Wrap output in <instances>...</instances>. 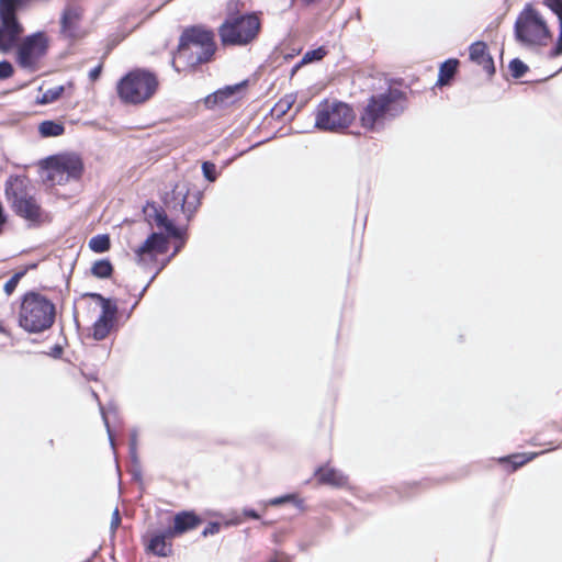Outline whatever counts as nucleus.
<instances>
[{
    "label": "nucleus",
    "instance_id": "f257e3e1",
    "mask_svg": "<svg viewBox=\"0 0 562 562\" xmlns=\"http://www.w3.org/2000/svg\"><path fill=\"white\" fill-rule=\"evenodd\" d=\"M216 50L214 33L202 26L186 29L178 46L173 64L182 63L187 67L194 68L198 65L209 63Z\"/></svg>",
    "mask_w": 562,
    "mask_h": 562
},
{
    "label": "nucleus",
    "instance_id": "f03ea898",
    "mask_svg": "<svg viewBox=\"0 0 562 562\" xmlns=\"http://www.w3.org/2000/svg\"><path fill=\"white\" fill-rule=\"evenodd\" d=\"M514 35L520 45L535 48L547 46L553 33L542 13L527 3L516 19Z\"/></svg>",
    "mask_w": 562,
    "mask_h": 562
},
{
    "label": "nucleus",
    "instance_id": "7ed1b4c3",
    "mask_svg": "<svg viewBox=\"0 0 562 562\" xmlns=\"http://www.w3.org/2000/svg\"><path fill=\"white\" fill-rule=\"evenodd\" d=\"M55 304L46 296L30 292L21 302L19 325L29 333H42L52 327L55 322Z\"/></svg>",
    "mask_w": 562,
    "mask_h": 562
},
{
    "label": "nucleus",
    "instance_id": "20e7f679",
    "mask_svg": "<svg viewBox=\"0 0 562 562\" xmlns=\"http://www.w3.org/2000/svg\"><path fill=\"white\" fill-rule=\"evenodd\" d=\"M5 193L16 215L32 225H41L50 220L35 199L25 178H10L7 181Z\"/></svg>",
    "mask_w": 562,
    "mask_h": 562
},
{
    "label": "nucleus",
    "instance_id": "39448f33",
    "mask_svg": "<svg viewBox=\"0 0 562 562\" xmlns=\"http://www.w3.org/2000/svg\"><path fill=\"white\" fill-rule=\"evenodd\" d=\"M403 92L397 89L372 95L361 113V125L368 130L379 128L387 117H394L403 111Z\"/></svg>",
    "mask_w": 562,
    "mask_h": 562
},
{
    "label": "nucleus",
    "instance_id": "423d86ee",
    "mask_svg": "<svg viewBox=\"0 0 562 562\" xmlns=\"http://www.w3.org/2000/svg\"><path fill=\"white\" fill-rule=\"evenodd\" d=\"M158 88V80L149 71L136 69L117 82V94L124 103L140 104L149 100Z\"/></svg>",
    "mask_w": 562,
    "mask_h": 562
},
{
    "label": "nucleus",
    "instance_id": "0eeeda50",
    "mask_svg": "<svg viewBox=\"0 0 562 562\" xmlns=\"http://www.w3.org/2000/svg\"><path fill=\"white\" fill-rule=\"evenodd\" d=\"M260 31V20L254 14L229 15L218 29L224 45H247Z\"/></svg>",
    "mask_w": 562,
    "mask_h": 562
},
{
    "label": "nucleus",
    "instance_id": "6e6552de",
    "mask_svg": "<svg viewBox=\"0 0 562 562\" xmlns=\"http://www.w3.org/2000/svg\"><path fill=\"white\" fill-rule=\"evenodd\" d=\"M30 0H0V52L7 54L19 46L24 32L16 10Z\"/></svg>",
    "mask_w": 562,
    "mask_h": 562
},
{
    "label": "nucleus",
    "instance_id": "1a4fd4ad",
    "mask_svg": "<svg viewBox=\"0 0 562 562\" xmlns=\"http://www.w3.org/2000/svg\"><path fill=\"white\" fill-rule=\"evenodd\" d=\"M355 120L353 110L344 102H322L316 110L315 126L318 130L338 132Z\"/></svg>",
    "mask_w": 562,
    "mask_h": 562
},
{
    "label": "nucleus",
    "instance_id": "9d476101",
    "mask_svg": "<svg viewBox=\"0 0 562 562\" xmlns=\"http://www.w3.org/2000/svg\"><path fill=\"white\" fill-rule=\"evenodd\" d=\"M46 179L52 184H65L78 180L83 171L81 159L76 155H61L46 160Z\"/></svg>",
    "mask_w": 562,
    "mask_h": 562
},
{
    "label": "nucleus",
    "instance_id": "9b49d317",
    "mask_svg": "<svg viewBox=\"0 0 562 562\" xmlns=\"http://www.w3.org/2000/svg\"><path fill=\"white\" fill-rule=\"evenodd\" d=\"M47 52V38L44 33L26 36L16 47V63L27 71H36L40 60Z\"/></svg>",
    "mask_w": 562,
    "mask_h": 562
},
{
    "label": "nucleus",
    "instance_id": "f8f14e48",
    "mask_svg": "<svg viewBox=\"0 0 562 562\" xmlns=\"http://www.w3.org/2000/svg\"><path fill=\"white\" fill-rule=\"evenodd\" d=\"M168 249V240L160 233H151L147 239L134 248L135 261L139 266H148L156 261L159 255H164Z\"/></svg>",
    "mask_w": 562,
    "mask_h": 562
},
{
    "label": "nucleus",
    "instance_id": "ddd939ff",
    "mask_svg": "<svg viewBox=\"0 0 562 562\" xmlns=\"http://www.w3.org/2000/svg\"><path fill=\"white\" fill-rule=\"evenodd\" d=\"M247 81L236 83L233 86H226L217 91L209 94L204 99V104L207 109L226 108L243 98Z\"/></svg>",
    "mask_w": 562,
    "mask_h": 562
},
{
    "label": "nucleus",
    "instance_id": "4468645a",
    "mask_svg": "<svg viewBox=\"0 0 562 562\" xmlns=\"http://www.w3.org/2000/svg\"><path fill=\"white\" fill-rule=\"evenodd\" d=\"M82 7L75 3L67 4L60 15V34L66 38L80 37V23L82 21Z\"/></svg>",
    "mask_w": 562,
    "mask_h": 562
},
{
    "label": "nucleus",
    "instance_id": "2eb2a0df",
    "mask_svg": "<svg viewBox=\"0 0 562 562\" xmlns=\"http://www.w3.org/2000/svg\"><path fill=\"white\" fill-rule=\"evenodd\" d=\"M144 215L146 221L151 225L156 224L157 227L164 228L169 236L180 237V231L168 220L166 212L157 207L155 204L147 203L144 206Z\"/></svg>",
    "mask_w": 562,
    "mask_h": 562
},
{
    "label": "nucleus",
    "instance_id": "dca6fc26",
    "mask_svg": "<svg viewBox=\"0 0 562 562\" xmlns=\"http://www.w3.org/2000/svg\"><path fill=\"white\" fill-rule=\"evenodd\" d=\"M187 199L188 189L184 186L177 184L171 193L166 195L165 205L169 210H175L187 214V218L189 220L193 214L195 206L191 207V203H189Z\"/></svg>",
    "mask_w": 562,
    "mask_h": 562
},
{
    "label": "nucleus",
    "instance_id": "f3484780",
    "mask_svg": "<svg viewBox=\"0 0 562 562\" xmlns=\"http://www.w3.org/2000/svg\"><path fill=\"white\" fill-rule=\"evenodd\" d=\"M201 519L192 513L182 512L175 516V525L172 528L167 529L168 536H179L189 530L194 529Z\"/></svg>",
    "mask_w": 562,
    "mask_h": 562
},
{
    "label": "nucleus",
    "instance_id": "a211bd4d",
    "mask_svg": "<svg viewBox=\"0 0 562 562\" xmlns=\"http://www.w3.org/2000/svg\"><path fill=\"white\" fill-rule=\"evenodd\" d=\"M470 58L472 61L482 66L488 74H493L495 71L493 59L486 52L485 43H473L470 46Z\"/></svg>",
    "mask_w": 562,
    "mask_h": 562
},
{
    "label": "nucleus",
    "instance_id": "6ab92c4d",
    "mask_svg": "<svg viewBox=\"0 0 562 562\" xmlns=\"http://www.w3.org/2000/svg\"><path fill=\"white\" fill-rule=\"evenodd\" d=\"M172 538H175V536H168L167 530L156 533L149 540L148 549L158 557H168L172 551L170 542Z\"/></svg>",
    "mask_w": 562,
    "mask_h": 562
},
{
    "label": "nucleus",
    "instance_id": "aec40b11",
    "mask_svg": "<svg viewBox=\"0 0 562 562\" xmlns=\"http://www.w3.org/2000/svg\"><path fill=\"white\" fill-rule=\"evenodd\" d=\"M541 2L557 15L559 21V36L554 47L550 50L551 57H558L562 55V0H541Z\"/></svg>",
    "mask_w": 562,
    "mask_h": 562
},
{
    "label": "nucleus",
    "instance_id": "412c9836",
    "mask_svg": "<svg viewBox=\"0 0 562 562\" xmlns=\"http://www.w3.org/2000/svg\"><path fill=\"white\" fill-rule=\"evenodd\" d=\"M319 482L334 486H342L347 483V477L338 470L333 468H321L317 471Z\"/></svg>",
    "mask_w": 562,
    "mask_h": 562
},
{
    "label": "nucleus",
    "instance_id": "4be33fe9",
    "mask_svg": "<svg viewBox=\"0 0 562 562\" xmlns=\"http://www.w3.org/2000/svg\"><path fill=\"white\" fill-rule=\"evenodd\" d=\"M92 299H95L101 304V315L99 318L109 321L113 323V319L116 315L117 307L115 304H113L109 299L103 297L101 294L98 293H91L89 294Z\"/></svg>",
    "mask_w": 562,
    "mask_h": 562
},
{
    "label": "nucleus",
    "instance_id": "5701e85b",
    "mask_svg": "<svg viewBox=\"0 0 562 562\" xmlns=\"http://www.w3.org/2000/svg\"><path fill=\"white\" fill-rule=\"evenodd\" d=\"M459 61L457 59H449L441 64L439 68V77L437 85L445 86L454 76Z\"/></svg>",
    "mask_w": 562,
    "mask_h": 562
},
{
    "label": "nucleus",
    "instance_id": "b1692460",
    "mask_svg": "<svg viewBox=\"0 0 562 562\" xmlns=\"http://www.w3.org/2000/svg\"><path fill=\"white\" fill-rule=\"evenodd\" d=\"M326 54L327 50L324 47H318L316 49L306 52L301 61L293 67L291 75L293 76L302 65L323 59Z\"/></svg>",
    "mask_w": 562,
    "mask_h": 562
},
{
    "label": "nucleus",
    "instance_id": "393cba45",
    "mask_svg": "<svg viewBox=\"0 0 562 562\" xmlns=\"http://www.w3.org/2000/svg\"><path fill=\"white\" fill-rule=\"evenodd\" d=\"M38 131L43 137H53L64 134V125L54 121H44L40 124Z\"/></svg>",
    "mask_w": 562,
    "mask_h": 562
},
{
    "label": "nucleus",
    "instance_id": "a878e982",
    "mask_svg": "<svg viewBox=\"0 0 562 562\" xmlns=\"http://www.w3.org/2000/svg\"><path fill=\"white\" fill-rule=\"evenodd\" d=\"M113 272L111 262L106 259L95 261L91 267V273L100 279L109 278Z\"/></svg>",
    "mask_w": 562,
    "mask_h": 562
},
{
    "label": "nucleus",
    "instance_id": "bb28decb",
    "mask_svg": "<svg viewBox=\"0 0 562 562\" xmlns=\"http://www.w3.org/2000/svg\"><path fill=\"white\" fill-rule=\"evenodd\" d=\"M113 323L98 318L93 324V338L95 340H102L104 339L108 334L110 333V329L112 327Z\"/></svg>",
    "mask_w": 562,
    "mask_h": 562
},
{
    "label": "nucleus",
    "instance_id": "cd10ccee",
    "mask_svg": "<svg viewBox=\"0 0 562 562\" xmlns=\"http://www.w3.org/2000/svg\"><path fill=\"white\" fill-rule=\"evenodd\" d=\"M89 247L94 252H104L110 248V238L108 235H97L89 240Z\"/></svg>",
    "mask_w": 562,
    "mask_h": 562
},
{
    "label": "nucleus",
    "instance_id": "c85d7f7f",
    "mask_svg": "<svg viewBox=\"0 0 562 562\" xmlns=\"http://www.w3.org/2000/svg\"><path fill=\"white\" fill-rule=\"evenodd\" d=\"M63 92H64L63 86H57V87L47 89L42 94V98L40 99V103H42V104L52 103V102L56 101L57 99H59V97L61 95Z\"/></svg>",
    "mask_w": 562,
    "mask_h": 562
},
{
    "label": "nucleus",
    "instance_id": "c756f323",
    "mask_svg": "<svg viewBox=\"0 0 562 562\" xmlns=\"http://www.w3.org/2000/svg\"><path fill=\"white\" fill-rule=\"evenodd\" d=\"M509 69L514 78H521L528 70V67L520 59L515 58L509 63Z\"/></svg>",
    "mask_w": 562,
    "mask_h": 562
},
{
    "label": "nucleus",
    "instance_id": "7c9ffc66",
    "mask_svg": "<svg viewBox=\"0 0 562 562\" xmlns=\"http://www.w3.org/2000/svg\"><path fill=\"white\" fill-rule=\"evenodd\" d=\"M536 456L537 453H530L528 457L526 454H514L509 457L513 462V470L524 465L528 461L532 460Z\"/></svg>",
    "mask_w": 562,
    "mask_h": 562
},
{
    "label": "nucleus",
    "instance_id": "2f4dec72",
    "mask_svg": "<svg viewBox=\"0 0 562 562\" xmlns=\"http://www.w3.org/2000/svg\"><path fill=\"white\" fill-rule=\"evenodd\" d=\"M203 176L211 182L216 180V166L210 161H205L202 165Z\"/></svg>",
    "mask_w": 562,
    "mask_h": 562
},
{
    "label": "nucleus",
    "instance_id": "473e14b6",
    "mask_svg": "<svg viewBox=\"0 0 562 562\" xmlns=\"http://www.w3.org/2000/svg\"><path fill=\"white\" fill-rule=\"evenodd\" d=\"M23 277V272L13 274L4 284V292L10 295L16 288L20 279Z\"/></svg>",
    "mask_w": 562,
    "mask_h": 562
},
{
    "label": "nucleus",
    "instance_id": "72a5a7b5",
    "mask_svg": "<svg viewBox=\"0 0 562 562\" xmlns=\"http://www.w3.org/2000/svg\"><path fill=\"white\" fill-rule=\"evenodd\" d=\"M13 75V66L7 60L0 61V79L10 78Z\"/></svg>",
    "mask_w": 562,
    "mask_h": 562
},
{
    "label": "nucleus",
    "instance_id": "f704fd0d",
    "mask_svg": "<svg viewBox=\"0 0 562 562\" xmlns=\"http://www.w3.org/2000/svg\"><path fill=\"white\" fill-rule=\"evenodd\" d=\"M136 450H137V431L134 429L131 431V436H130V453H131V458L133 459V461L137 460Z\"/></svg>",
    "mask_w": 562,
    "mask_h": 562
},
{
    "label": "nucleus",
    "instance_id": "c9c22d12",
    "mask_svg": "<svg viewBox=\"0 0 562 562\" xmlns=\"http://www.w3.org/2000/svg\"><path fill=\"white\" fill-rule=\"evenodd\" d=\"M240 7H243V3L239 0H229L227 2V16L238 15Z\"/></svg>",
    "mask_w": 562,
    "mask_h": 562
},
{
    "label": "nucleus",
    "instance_id": "e433bc0d",
    "mask_svg": "<svg viewBox=\"0 0 562 562\" xmlns=\"http://www.w3.org/2000/svg\"><path fill=\"white\" fill-rule=\"evenodd\" d=\"M294 499H295L294 495H284V496H281V497H276V498L270 499L268 504L270 506H278V505H281V504H284V503H288V502H292Z\"/></svg>",
    "mask_w": 562,
    "mask_h": 562
},
{
    "label": "nucleus",
    "instance_id": "4c0bfd02",
    "mask_svg": "<svg viewBox=\"0 0 562 562\" xmlns=\"http://www.w3.org/2000/svg\"><path fill=\"white\" fill-rule=\"evenodd\" d=\"M221 525L218 522H211L206 526V528L203 530L202 535L204 537H207L210 535H215L220 531Z\"/></svg>",
    "mask_w": 562,
    "mask_h": 562
},
{
    "label": "nucleus",
    "instance_id": "58836bf2",
    "mask_svg": "<svg viewBox=\"0 0 562 562\" xmlns=\"http://www.w3.org/2000/svg\"><path fill=\"white\" fill-rule=\"evenodd\" d=\"M121 524V516L117 508L114 509L111 519V529L114 531Z\"/></svg>",
    "mask_w": 562,
    "mask_h": 562
},
{
    "label": "nucleus",
    "instance_id": "ea45409f",
    "mask_svg": "<svg viewBox=\"0 0 562 562\" xmlns=\"http://www.w3.org/2000/svg\"><path fill=\"white\" fill-rule=\"evenodd\" d=\"M101 413H102V418H103V422H104L106 430H108V435H109V439H110L111 446L114 448L113 436H112V432H111V429H110L108 417H106L103 408H101Z\"/></svg>",
    "mask_w": 562,
    "mask_h": 562
},
{
    "label": "nucleus",
    "instance_id": "a19ab883",
    "mask_svg": "<svg viewBox=\"0 0 562 562\" xmlns=\"http://www.w3.org/2000/svg\"><path fill=\"white\" fill-rule=\"evenodd\" d=\"M101 70H102L101 65H98L97 67H94L93 69L90 70L89 78L91 79V81H95L100 77Z\"/></svg>",
    "mask_w": 562,
    "mask_h": 562
},
{
    "label": "nucleus",
    "instance_id": "79ce46f5",
    "mask_svg": "<svg viewBox=\"0 0 562 562\" xmlns=\"http://www.w3.org/2000/svg\"><path fill=\"white\" fill-rule=\"evenodd\" d=\"M245 515L248 516V517H251L254 519H258L259 518V515L255 510H252V509L245 510Z\"/></svg>",
    "mask_w": 562,
    "mask_h": 562
},
{
    "label": "nucleus",
    "instance_id": "37998d69",
    "mask_svg": "<svg viewBox=\"0 0 562 562\" xmlns=\"http://www.w3.org/2000/svg\"><path fill=\"white\" fill-rule=\"evenodd\" d=\"M159 270L150 278L149 282L144 286L143 291L140 292V296L145 293V291L147 290V288L149 286V284L153 282V280L156 278V276L158 274Z\"/></svg>",
    "mask_w": 562,
    "mask_h": 562
},
{
    "label": "nucleus",
    "instance_id": "c03bdc74",
    "mask_svg": "<svg viewBox=\"0 0 562 562\" xmlns=\"http://www.w3.org/2000/svg\"><path fill=\"white\" fill-rule=\"evenodd\" d=\"M270 562H285V559L283 557H276L273 560H271Z\"/></svg>",
    "mask_w": 562,
    "mask_h": 562
},
{
    "label": "nucleus",
    "instance_id": "a18cd8bd",
    "mask_svg": "<svg viewBox=\"0 0 562 562\" xmlns=\"http://www.w3.org/2000/svg\"><path fill=\"white\" fill-rule=\"evenodd\" d=\"M54 350H55L56 356H59L63 351L61 347H59V346H56Z\"/></svg>",
    "mask_w": 562,
    "mask_h": 562
},
{
    "label": "nucleus",
    "instance_id": "49530a36",
    "mask_svg": "<svg viewBox=\"0 0 562 562\" xmlns=\"http://www.w3.org/2000/svg\"><path fill=\"white\" fill-rule=\"evenodd\" d=\"M0 333L7 334V330L2 324H0Z\"/></svg>",
    "mask_w": 562,
    "mask_h": 562
}]
</instances>
